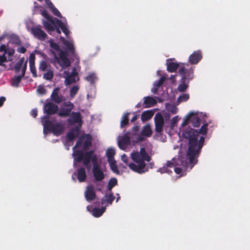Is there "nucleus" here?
Returning <instances> with one entry per match:
<instances>
[{"label": "nucleus", "instance_id": "obj_6", "mask_svg": "<svg viewBox=\"0 0 250 250\" xmlns=\"http://www.w3.org/2000/svg\"><path fill=\"white\" fill-rule=\"evenodd\" d=\"M92 137L89 134H84L79 137L73 148H79L83 143V148L84 150L88 149L92 145Z\"/></svg>", "mask_w": 250, "mask_h": 250}, {"label": "nucleus", "instance_id": "obj_41", "mask_svg": "<svg viewBox=\"0 0 250 250\" xmlns=\"http://www.w3.org/2000/svg\"><path fill=\"white\" fill-rule=\"evenodd\" d=\"M118 184L117 180L115 178H111L108 183L107 189L108 190H111L114 187L116 186Z\"/></svg>", "mask_w": 250, "mask_h": 250}, {"label": "nucleus", "instance_id": "obj_3", "mask_svg": "<svg viewBox=\"0 0 250 250\" xmlns=\"http://www.w3.org/2000/svg\"><path fill=\"white\" fill-rule=\"evenodd\" d=\"M198 137H197V143L194 147H193V153L191 155H188V159L189 160L190 165H192L191 167L194 166L195 164L197 163V158L199 157L201 149L203 146L205 138L204 136H201L200 137V139L198 141Z\"/></svg>", "mask_w": 250, "mask_h": 250}, {"label": "nucleus", "instance_id": "obj_20", "mask_svg": "<svg viewBox=\"0 0 250 250\" xmlns=\"http://www.w3.org/2000/svg\"><path fill=\"white\" fill-rule=\"evenodd\" d=\"M156 97L153 98L150 96L144 97L143 105L145 108H149L155 106L157 104Z\"/></svg>", "mask_w": 250, "mask_h": 250}, {"label": "nucleus", "instance_id": "obj_62", "mask_svg": "<svg viewBox=\"0 0 250 250\" xmlns=\"http://www.w3.org/2000/svg\"><path fill=\"white\" fill-rule=\"evenodd\" d=\"M31 115L33 117L36 118L38 115L37 109L36 108L32 109L31 111Z\"/></svg>", "mask_w": 250, "mask_h": 250}, {"label": "nucleus", "instance_id": "obj_38", "mask_svg": "<svg viewBox=\"0 0 250 250\" xmlns=\"http://www.w3.org/2000/svg\"><path fill=\"white\" fill-rule=\"evenodd\" d=\"M93 170L92 172H102L101 170L97 158H94L92 161Z\"/></svg>", "mask_w": 250, "mask_h": 250}, {"label": "nucleus", "instance_id": "obj_48", "mask_svg": "<svg viewBox=\"0 0 250 250\" xmlns=\"http://www.w3.org/2000/svg\"><path fill=\"white\" fill-rule=\"evenodd\" d=\"M186 82H183L181 80V83H180L178 87V90L180 92H184L187 90L188 87V84L186 83Z\"/></svg>", "mask_w": 250, "mask_h": 250}, {"label": "nucleus", "instance_id": "obj_2", "mask_svg": "<svg viewBox=\"0 0 250 250\" xmlns=\"http://www.w3.org/2000/svg\"><path fill=\"white\" fill-rule=\"evenodd\" d=\"M45 118L47 119L42 120L44 133L49 132H52L56 135H60L63 132L64 126L63 125L58 123L53 124L48 119V117H45Z\"/></svg>", "mask_w": 250, "mask_h": 250}, {"label": "nucleus", "instance_id": "obj_27", "mask_svg": "<svg viewBox=\"0 0 250 250\" xmlns=\"http://www.w3.org/2000/svg\"><path fill=\"white\" fill-rule=\"evenodd\" d=\"M167 70L171 73L175 72L178 67H179V64L175 62H167Z\"/></svg>", "mask_w": 250, "mask_h": 250}, {"label": "nucleus", "instance_id": "obj_10", "mask_svg": "<svg viewBox=\"0 0 250 250\" xmlns=\"http://www.w3.org/2000/svg\"><path fill=\"white\" fill-rule=\"evenodd\" d=\"M178 72L182 76V81L183 82H186L188 80V83L189 80L193 78V69L191 68L186 69L185 67H181Z\"/></svg>", "mask_w": 250, "mask_h": 250}, {"label": "nucleus", "instance_id": "obj_23", "mask_svg": "<svg viewBox=\"0 0 250 250\" xmlns=\"http://www.w3.org/2000/svg\"><path fill=\"white\" fill-rule=\"evenodd\" d=\"M132 159L137 164H140L141 168H145L146 164L141 157L140 154L138 152L132 153L131 154Z\"/></svg>", "mask_w": 250, "mask_h": 250}, {"label": "nucleus", "instance_id": "obj_56", "mask_svg": "<svg viewBox=\"0 0 250 250\" xmlns=\"http://www.w3.org/2000/svg\"><path fill=\"white\" fill-rule=\"evenodd\" d=\"M167 110L172 114H176L177 112V108L174 105H170L167 107Z\"/></svg>", "mask_w": 250, "mask_h": 250}, {"label": "nucleus", "instance_id": "obj_19", "mask_svg": "<svg viewBox=\"0 0 250 250\" xmlns=\"http://www.w3.org/2000/svg\"><path fill=\"white\" fill-rule=\"evenodd\" d=\"M73 149V156L74 157V164L73 166L76 167H77V163H80L83 159L84 153L82 150H75Z\"/></svg>", "mask_w": 250, "mask_h": 250}, {"label": "nucleus", "instance_id": "obj_42", "mask_svg": "<svg viewBox=\"0 0 250 250\" xmlns=\"http://www.w3.org/2000/svg\"><path fill=\"white\" fill-rule=\"evenodd\" d=\"M23 76L21 75L15 76L12 80V84L14 86H18L19 84L21 82Z\"/></svg>", "mask_w": 250, "mask_h": 250}, {"label": "nucleus", "instance_id": "obj_39", "mask_svg": "<svg viewBox=\"0 0 250 250\" xmlns=\"http://www.w3.org/2000/svg\"><path fill=\"white\" fill-rule=\"evenodd\" d=\"M115 154V151L114 149L109 148L107 149L106 152V155L107 158V160L114 159V156Z\"/></svg>", "mask_w": 250, "mask_h": 250}, {"label": "nucleus", "instance_id": "obj_40", "mask_svg": "<svg viewBox=\"0 0 250 250\" xmlns=\"http://www.w3.org/2000/svg\"><path fill=\"white\" fill-rule=\"evenodd\" d=\"M50 46L51 48L50 50V51L51 52V50L54 51V52L57 51L60 52V51H62L60 49V46L56 42H54L53 41H50Z\"/></svg>", "mask_w": 250, "mask_h": 250}, {"label": "nucleus", "instance_id": "obj_31", "mask_svg": "<svg viewBox=\"0 0 250 250\" xmlns=\"http://www.w3.org/2000/svg\"><path fill=\"white\" fill-rule=\"evenodd\" d=\"M176 166V162L175 160L173 158L171 161H168L166 166L163 167V171L164 172H171L170 170L169 169V168H174Z\"/></svg>", "mask_w": 250, "mask_h": 250}, {"label": "nucleus", "instance_id": "obj_50", "mask_svg": "<svg viewBox=\"0 0 250 250\" xmlns=\"http://www.w3.org/2000/svg\"><path fill=\"white\" fill-rule=\"evenodd\" d=\"M139 131V126L138 125L134 126L132 129L131 131H129L131 133V136L133 138L135 136H138V132Z\"/></svg>", "mask_w": 250, "mask_h": 250}, {"label": "nucleus", "instance_id": "obj_1", "mask_svg": "<svg viewBox=\"0 0 250 250\" xmlns=\"http://www.w3.org/2000/svg\"><path fill=\"white\" fill-rule=\"evenodd\" d=\"M182 135L184 138L187 139L188 141V149L187 152V156L191 155L193 151V147L196 144L197 137H198L199 132L198 130L188 128L183 131Z\"/></svg>", "mask_w": 250, "mask_h": 250}, {"label": "nucleus", "instance_id": "obj_58", "mask_svg": "<svg viewBox=\"0 0 250 250\" xmlns=\"http://www.w3.org/2000/svg\"><path fill=\"white\" fill-rule=\"evenodd\" d=\"M37 91L41 94H45L46 93V89L43 86L39 85L37 88Z\"/></svg>", "mask_w": 250, "mask_h": 250}, {"label": "nucleus", "instance_id": "obj_30", "mask_svg": "<svg viewBox=\"0 0 250 250\" xmlns=\"http://www.w3.org/2000/svg\"><path fill=\"white\" fill-rule=\"evenodd\" d=\"M129 113L126 112L123 114L122 116L121 123H120V127L121 128H124L129 124Z\"/></svg>", "mask_w": 250, "mask_h": 250}, {"label": "nucleus", "instance_id": "obj_45", "mask_svg": "<svg viewBox=\"0 0 250 250\" xmlns=\"http://www.w3.org/2000/svg\"><path fill=\"white\" fill-rule=\"evenodd\" d=\"M93 176L96 182H100L104 178V173H93Z\"/></svg>", "mask_w": 250, "mask_h": 250}, {"label": "nucleus", "instance_id": "obj_59", "mask_svg": "<svg viewBox=\"0 0 250 250\" xmlns=\"http://www.w3.org/2000/svg\"><path fill=\"white\" fill-rule=\"evenodd\" d=\"M179 121V117L178 116H175L172 118L171 120V125L172 126H174L175 124H176Z\"/></svg>", "mask_w": 250, "mask_h": 250}, {"label": "nucleus", "instance_id": "obj_5", "mask_svg": "<svg viewBox=\"0 0 250 250\" xmlns=\"http://www.w3.org/2000/svg\"><path fill=\"white\" fill-rule=\"evenodd\" d=\"M40 12L41 15L46 19L42 21V24L44 27L48 31H53L55 30V26H56V21L53 19L47 13V12L43 10L42 7H40Z\"/></svg>", "mask_w": 250, "mask_h": 250}, {"label": "nucleus", "instance_id": "obj_46", "mask_svg": "<svg viewBox=\"0 0 250 250\" xmlns=\"http://www.w3.org/2000/svg\"><path fill=\"white\" fill-rule=\"evenodd\" d=\"M97 77L94 73L90 74L85 78V79L89 82L91 84H93L95 83V81Z\"/></svg>", "mask_w": 250, "mask_h": 250}, {"label": "nucleus", "instance_id": "obj_64", "mask_svg": "<svg viewBox=\"0 0 250 250\" xmlns=\"http://www.w3.org/2000/svg\"><path fill=\"white\" fill-rule=\"evenodd\" d=\"M26 67H27V62H26L24 64V65L22 68V73H21V76L24 77V75H25V71H26Z\"/></svg>", "mask_w": 250, "mask_h": 250}, {"label": "nucleus", "instance_id": "obj_37", "mask_svg": "<svg viewBox=\"0 0 250 250\" xmlns=\"http://www.w3.org/2000/svg\"><path fill=\"white\" fill-rule=\"evenodd\" d=\"M24 62V58H22L16 63L14 66V70L16 73H18L20 71L22 66L23 65Z\"/></svg>", "mask_w": 250, "mask_h": 250}, {"label": "nucleus", "instance_id": "obj_24", "mask_svg": "<svg viewBox=\"0 0 250 250\" xmlns=\"http://www.w3.org/2000/svg\"><path fill=\"white\" fill-rule=\"evenodd\" d=\"M189 117L192 125L194 127H198L200 125L201 119L193 112L189 113Z\"/></svg>", "mask_w": 250, "mask_h": 250}, {"label": "nucleus", "instance_id": "obj_21", "mask_svg": "<svg viewBox=\"0 0 250 250\" xmlns=\"http://www.w3.org/2000/svg\"><path fill=\"white\" fill-rule=\"evenodd\" d=\"M59 91L60 88L59 87L55 88L53 90L51 95V98L52 100L58 104H60L63 100L62 96H59L58 95Z\"/></svg>", "mask_w": 250, "mask_h": 250}, {"label": "nucleus", "instance_id": "obj_8", "mask_svg": "<svg viewBox=\"0 0 250 250\" xmlns=\"http://www.w3.org/2000/svg\"><path fill=\"white\" fill-rule=\"evenodd\" d=\"M69 118L67 119V123L68 125H80L81 127L83 124V119L81 114L79 112L73 111L69 116Z\"/></svg>", "mask_w": 250, "mask_h": 250}, {"label": "nucleus", "instance_id": "obj_57", "mask_svg": "<svg viewBox=\"0 0 250 250\" xmlns=\"http://www.w3.org/2000/svg\"><path fill=\"white\" fill-rule=\"evenodd\" d=\"M50 10L52 11L53 14L59 18L62 17L61 14L59 11V10L55 7L54 6L53 8H51Z\"/></svg>", "mask_w": 250, "mask_h": 250}, {"label": "nucleus", "instance_id": "obj_9", "mask_svg": "<svg viewBox=\"0 0 250 250\" xmlns=\"http://www.w3.org/2000/svg\"><path fill=\"white\" fill-rule=\"evenodd\" d=\"M59 106L51 102H46L44 104L43 112L48 116L58 114Z\"/></svg>", "mask_w": 250, "mask_h": 250}, {"label": "nucleus", "instance_id": "obj_17", "mask_svg": "<svg viewBox=\"0 0 250 250\" xmlns=\"http://www.w3.org/2000/svg\"><path fill=\"white\" fill-rule=\"evenodd\" d=\"M202 58V54L200 50L194 51L188 58V62L191 64H197Z\"/></svg>", "mask_w": 250, "mask_h": 250}, {"label": "nucleus", "instance_id": "obj_52", "mask_svg": "<svg viewBox=\"0 0 250 250\" xmlns=\"http://www.w3.org/2000/svg\"><path fill=\"white\" fill-rule=\"evenodd\" d=\"M5 55L6 54H3L2 55H0V65H2L4 62L12 61V59L10 57H9L8 60H7Z\"/></svg>", "mask_w": 250, "mask_h": 250}, {"label": "nucleus", "instance_id": "obj_35", "mask_svg": "<svg viewBox=\"0 0 250 250\" xmlns=\"http://www.w3.org/2000/svg\"><path fill=\"white\" fill-rule=\"evenodd\" d=\"M153 116V113L150 110L145 111L141 115V120L143 121H146L150 119Z\"/></svg>", "mask_w": 250, "mask_h": 250}, {"label": "nucleus", "instance_id": "obj_54", "mask_svg": "<svg viewBox=\"0 0 250 250\" xmlns=\"http://www.w3.org/2000/svg\"><path fill=\"white\" fill-rule=\"evenodd\" d=\"M79 87L78 86H73L70 91V95L71 97H74L78 92Z\"/></svg>", "mask_w": 250, "mask_h": 250}, {"label": "nucleus", "instance_id": "obj_44", "mask_svg": "<svg viewBox=\"0 0 250 250\" xmlns=\"http://www.w3.org/2000/svg\"><path fill=\"white\" fill-rule=\"evenodd\" d=\"M48 66H50L48 64L46 61H42L40 63L39 69L41 71H45L47 70Z\"/></svg>", "mask_w": 250, "mask_h": 250}, {"label": "nucleus", "instance_id": "obj_28", "mask_svg": "<svg viewBox=\"0 0 250 250\" xmlns=\"http://www.w3.org/2000/svg\"><path fill=\"white\" fill-rule=\"evenodd\" d=\"M86 173H73L72 175V178L76 181L75 178L77 177L80 182H83L85 181L86 178Z\"/></svg>", "mask_w": 250, "mask_h": 250}, {"label": "nucleus", "instance_id": "obj_4", "mask_svg": "<svg viewBox=\"0 0 250 250\" xmlns=\"http://www.w3.org/2000/svg\"><path fill=\"white\" fill-rule=\"evenodd\" d=\"M51 53L54 56L55 63V61L57 62L62 67H67L71 65V62L67 58L68 54L64 51H61L57 55L56 52L51 50Z\"/></svg>", "mask_w": 250, "mask_h": 250}, {"label": "nucleus", "instance_id": "obj_29", "mask_svg": "<svg viewBox=\"0 0 250 250\" xmlns=\"http://www.w3.org/2000/svg\"><path fill=\"white\" fill-rule=\"evenodd\" d=\"M105 207H102L100 208H95L92 211V215L95 217H99L105 212Z\"/></svg>", "mask_w": 250, "mask_h": 250}, {"label": "nucleus", "instance_id": "obj_14", "mask_svg": "<svg viewBox=\"0 0 250 250\" xmlns=\"http://www.w3.org/2000/svg\"><path fill=\"white\" fill-rule=\"evenodd\" d=\"M61 39L63 44L65 46L67 50L66 53L69 54L70 55L73 56L75 52L73 41L72 40H66L63 37H61Z\"/></svg>", "mask_w": 250, "mask_h": 250}, {"label": "nucleus", "instance_id": "obj_61", "mask_svg": "<svg viewBox=\"0 0 250 250\" xmlns=\"http://www.w3.org/2000/svg\"><path fill=\"white\" fill-rule=\"evenodd\" d=\"M95 185L96 186V189L99 191H101L103 184L95 182Z\"/></svg>", "mask_w": 250, "mask_h": 250}, {"label": "nucleus", "instance_id": "obj_11", "mask_svg": "<svg viewBox=\"0 0 250 250\" xmlns=\"http://www.w3.org/2000/svg\"><path fill=\"white\" fill-rule=\"evenodd\" d=\"M96 156L94 154L93 150L86 152L84 153L82 160L83 165L87 168L91 167L90 162L92 163L94 158H96Z\"/></svg>", "mask_w": 250, "mask_h": 250}, {"label": "nucleus", "instance_id": "obj_22", "mask_svg": "<svg viewBox=\"0 0 250 250\" xmlns=\"http://www.w3.org/2000/svg\"><path fill=\"white\" fill-rule=\"evenodd\" d=\"M35 55L31 53L29 56V66L31 72L34 77H37V74L35 64Z\"/></svg>", "mask_w": 250, "mask_h": 250}, {"label": "nucleus", "instance_id": "obj_16", "mask_svg": "<svg viewBox=\"0 0 250 250\" xmlns=\"http://www.w3.org/2000/svg\"><path fill=\"white\" fill-rule=\"evenodd\" d=\"M84 197L86 200L88 202H90L95 199L96 194L92 185H90L86 187V190L84 192Z\"/></svg>", "mask_w": 250, "mask_h": 250}, {"label": "nucleus", "instance_id": "obj_26", "mask_svg": "<svg viewBox=\"0 0 250 250\" xmlns=\"http://www.w3.org/2000/svg\"><path fill=\"white\" fill-rule=\"evenodd\" d=\"M105 198H103L101 200L102 205H111L115 199V196L112 192L109 195H105Z\"/></svg>", "mask_w": 250, "mask_h": 250}, {"label": "nucleus", "instance_id": "obj_51", "mask_svg": "<svg viewBox=\"0 0 250 250\" xmlns=\"http://www.w3.org/2000/svg\"><path fill=\"white\" fill-rule=\"evenodd\" d=\"M189 99V95L188 94H184L180 96L178 98V102L179 103L185 102Z\"/></svg>", "mask_w": 250, "mask_h": 250}, {"label": "nucleus", "instance_id": "obj_33", "mask_svg": "<svg viewBox=\"0 0 250 250\" xmlns=\"http://www.w3.org/2000/svg\"><path fill=\"white\" fill-rule=\"evenodd\" d=\"M139 154H140L141 158L144 162L145 161L149 162L151 160V158L146 152L145 147L141 148Z\"/></svg>", "mask_w": 250, "mask_h": 250}, {"label": "nucleus", "instance_id": "obj_53", "mask_svg": "<svg viewBox=\"0 0 250 250\" xmlns=\"http://www.w3.org/2000/svg\"><path fill=\"white\" fill-rule=\"evenodd\" d=\"M166 78L164 76L162 77L158 81H155L154 83L156 87L159 88L164 83Z\"/></svg>", "mask_w": 250, "mask_h": 250}, {"label": "nucleus", "instance_id": "obj_32", "mask_svg": "<svg viewBox=\"0 0 250 250\" xmlns=\"http://www.w3.org/2000/svg\"><path fill=\"white\" fill-rule=\"evenodd\" d=\"M77 75V72H73L69 76H67L65 81V84L66 85H69L72 83H74L76 82V77Z\"/></svg>", "mask_w": 250, "mask_h": 250}, {"label": "nucleus", "instance_id": "obj_47", "mask_svg": "<svg viewBox=\"0 0 250 250\" xmlns=\"http://www.w3.org/2000/svg\"><path fill=\"white\" fill-rule=\"evenodd\" d=\"M54 76L53 72L51 70H48L47 72L44 74L43 78L46 80L50 81L51 80Z\"/></svg>", "mask_w": 250, "mask_h": 250}, {"label": "nucleus", "instance_id": "obj_55", "mask_svg": "<svg viewBox=\"0 0 250 250\" xmlns=\"http://www.w3.org/2000/svg\"><path fill=\"white\" fill-rule=\"evenodd\" d=\"M190 121L189 114L184 119L183 121L181 124V126L184 127L187 125H188L189 122Z\"/></svg>", "mask_w": 250, "mask_h": 250}, {"label": "nucleus", "instance_id": "obj_15", "mask_svg": "<svg viewBox=\"0 0 250 250\" xmlns=\"http://www.w3.org/2000/svg\"><path fill=\"white\" fill-rule=\"evenodd\" d=\"M131 133L127 132L121 138L118 142L119 147L122 149H124L126 148L127 146L129 145L130 142V138H132L131 136Z\"/></svg>", "mask_w": 250, "mask_h": 250}, {"label": "nucleus", "instance_id": "obj_18", "mask_svg": "<svg viewBox=\"0 0 250 250\" xmlns=\"http://www.w3.org/2000/svg\"><path fill=\"white\" fill-rule=\"evenodd\" d=\"M80 125H76L71 129L67 134L68 141H71L77 138L80 134Z\"/></svg>", "mask_w": 250, "mask_h": 250}, {"label": "nucleus", "instance_id": "obj_60", "mask_svg": "<svg viewBox=\"0 0 250 250\" xmlns=\"http://www.w3.org/2000/svg\"><path fill=\"white\" fill-rule=\"evenodd\" d=\"M15 50L13 48H8L7 49L6 54H8V56L10 58H12L11 57L14 54Z\"/></svg>", "mask_w": 250, "mask_h": 250}, {"label": "nucleus", "instance_id": "obj_49", "mask_svg": "<svg viewBox=\"0 0 250 250\" xmlns=\"http://www.w3.org/2000/svg\"><path fill=\"white\" fill-rule=\"evenodd\" d=\"M208 125L207 123H205L204 125H203L200 129H199V131H198L199 134L200 133L204 136L206 135L208 131Z\"/></svg>", "mask_w": 250, "mask_h": 250}, {"label": "nucleus", "instance_id": "obj_36", "mask_svg": "<svg viewBox=\"0 0 250 250\" xmlns=\"http://www.w3.org/2000/svg\"><path fill=\"white\" fill-rule=\"evenodd\" d=\"M140 166V164H134V163H130L129 165V168L132 170L134 171L135 172H145L143 170L144 168H141Z\"/></svg>", "mask_w": 250, "mask_h": 250}, {"label": "nucleus", "instance_id": "obj_34", "mask_svg": "<svg viewBox=\"0 0 250 250\" xmlns=\"http://www.w3.org/2000/svg\"><path fill=\"white\" fill-rule=\"evenodd\" d=\"M141 134L146 137H150L152 134V130L150 125H146L144 126L142 131Z\"/></svg>", "mask_w": 250, "mask_h": 250}, {"label": "nucleus", "instance_id": "obj_25", "mask_svg": "<svg viewBox=\"0 0 250 250\" xmlns=\"http://www.w3.org/2000/svg\"><path fill=\"white\" fill-rule=\"evenodd\" d=\"M55 21H56V26L60 28L63 33L66 36H67L69 34V31L67 28V25L58 19H55Z\"/></svg>", "mask_w": 250, "mask_h": 250}, {"label": "nucleus", "instance_id": "obj_7", "mask_svg": "<svg viewBox=\"0 0 250 250\" xmlns=\"http://www.w3.org/2000/svg\"><path fill=\"white\" fill-rule=\"evenodd\" d=\"M74 108V105L71 102L69 101L63 102L59 112H58V115L62 117L69 116Z\"/></svg>", "mask_w": 250, "mask_h": 250}, {"label": "nucleus", "instance_id": "obj_43", "mask_svg": "<svg viewBox=\"0 0 250 250\" xmlns=\"http://www.w3.org/2000/svg\"><path fill=\"white\" fill-rule=\"evenodd\" d=\"M111 169L113 172H119L116 164V162L114 159L108 160Z\"/></svg>", "mask_w": 250, "mask_h": 250}, {"label": "nucleus", "instance_id": "obj_12", "mask_svg": "<svg viewBox=\"0 0 250 250\" xmlns=\"http://www.w3.org/2000/svg\"><path fill=\"white\" fill-rule=\"evenodd\" d=\"M31 31L34 37L40 41H44L47 37V34L39 26L32 27Z\"/></svg>", "mask_w": 250, "mask_h": 250}, {"label": "nucleus", "instance_id": "obj_13", "mask_svg": "<svg viewBox=\"0 0 250 250\" xmlns=\"http://www.w3.org/2000/svg\"><path fill=\"white\" fill-rule=\"evenodd\" d=\"M155 131L158 133H161L163 131L164 125V119L160 113H157L154 117Z\"/></svg>", "mask_w": 250, "mask_h": 250}, {"label": "nucleus", "instance_id": "obj_63", "mask_svg": "<svg viewBox=\"0 0 250 250\" xmlns=\"http://www.w3.org/2000/svg\"><path fill=\"white\" fill-rule=\"evenodd\" d=\"M17 51L21 53H24L26 51V49L23 46H21L18 48Z\"/></svg>", "mask_w": 250, "mask_h": 250}]
</instances>
